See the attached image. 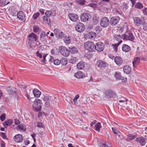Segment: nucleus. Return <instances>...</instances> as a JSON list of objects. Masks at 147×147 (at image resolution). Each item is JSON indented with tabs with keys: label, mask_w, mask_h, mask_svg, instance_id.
<instances>
[{
	"label": "nucleus",
	"mask_w": 147,
	"mask_h": 147,
	"mask_svg": "<svg viewBox=\"0 0 147 147\" xmlns=\"http://www.w3.org/2000/svg\"><path fill=\"white\" fill-rule=\"evenodd\" d=\"M89 38L92 39H94L96 36V34L95 33L93 32H90L88 35Z\"/></svg>",
	"instance_id": "c9c22d12"
},
{
	"label": "nucleus",
	"mask_w": 147,
	"mask_h": 147,
	"mask_svg": "<svg viewBox=\"0 0 147 147\" xmlns=\"http://www.w3.org/2000/svg\"><path fill=\"white\" fill-rule=\"evenodd\" d=\"M76 58H74L73 57H71L69 60V62L71 63H74L76 62Z\"/></svg>",
	"instance_id": "a18cd8bd"
},
{
	"label": "nucleus",
	"mask_w": 147,
	"mask_h": 147,
	"mask_svg": "<svg viewBox=\"0 0 147 147\" xmlns=\"http://www.w3.org/2000/svg\"><path fill=\"white\" fill-rule=\"evenodd\" d=\"M143 12L144 15H147V8H145L143 9Z\"/></svg>",
	"instance_id": "774afa93"
},
{
	"label": "nucleus",
	"mask_w": 147,
	"mask_h": 147,
	"mask_svg": "<svg viewBox=\"0 0 147 147\" xmlns=\"http://www.w3.org/2000/svg\"><path fill=\"white\" fill-rule=\"evenodd\" d=\"M33 92L34 96L37 98L39 97L41 94L40 92L37 89H34Z\"/></svg>",
	"instance_id": "c85d7f7f"
},
{
	"label": "nucleus",
	"mask_w": 147,
	"mask_h": 147,
	"mask_svg": "<svg viewBox=\"0 0 147 147\" xmlns=\"http://www.w3.org/2000/svg\"><path fill=\"white\" fill-rule=\"evenodd\" d=\"M69 19L72 21L76 22L78 19V16L76 14L74 13H70L68 14Z\"/></svg>",
	"instance_id": "4468645a"
},
{
	"label": "nucleus",
	"mask_w": 147,
	"mask_h": 147,
	"mask_svg": "<svg viewBox=\"0 0 147 147\" xmlns=\"http://www.w3.org/2000/svg\"><path fill=\"white\" fill-rule=\"evenodd\" d=\"M135 141L139 142L140 145L142 146L145 145L146 142V138H136Z\"/></svg>",
	"instance_id": "6ab92c4d"
},
{
	"label": "nucleus",
	"mask_w": 147,
	"mask_h": 147,
	"mask_svg": "<svg viewBox=\"0 0 147 147\" xmlns=\"http://www.w3.org/2000/svg\"><path fill=\"white\" fill-rule=\"evenodd\" d=\"M127 136L129 137V138H135L137 137V135L136 134H134V135L129 134L127 135Z\"/></svg>",
	"instance_id": "680f3d73"
},
{
	"label": "nucleus",
	"mask_w": 147,
	"mask_h": 147,
	"mask_svg": "<svg viewBox=\"0 0 147 147\" xmlns=\"http://www.w3.org/2000/svg\"><path fill=\"white\" fill-rule=\"evenodd\" d=\"M52 14V12L51 11H48L46 12L45 13V15L49 17Z\"/></svg>",
	"instance_id": "6e6d98bb"
},
{
	"label": "nucleus",
	"mask_w": 147,
	"mask_h": 147,
	"mask_svg": "<svg viewBox=\"0 0 147 147\" xmlns=\"http://www.w3.org/2000/svg\"><path fill=\"white\" fill-rule=\"evenodd\" d=\"M17 16L18 18L21 21L24 22L26 20L25 15L22 11H19L17 13Z\"/></svg>",
	"instance_id": "2eb2a0df"
},
{
	"label": "nucleus",
	"mask_w": 147,
	"mask_h": 147,
	"mask_svg": "<svg viewBox=\"0 0 147 147\" xmlns=\"http://www.w3.org/2000/svg\"><path fill=\"white\" fill-rule=\"evenodd\" d=\"M64 38L65 39L64 40V41L65 43H69L71 42V40L69 37H67L66 36H65Z\"/></svg>",
	"instance_id": "79ce46f5"
},
{
	"label": "nucleus",
	"mask_w": 147,
	"mask_h": 147,
	"mask_svg": "<svg viewBox=\"0 0 147 147\" xmlns=\"http://www.w3.org/2000/svg\"><path fill=\"white\" fill-rule=\"evenodd\" d=\"M84 66V63L82 62H79L77 65V67L78 69H82Z\"/></svg>",
	"instance_id": "2f4dec72"
},
{
	"label": "nucleus",
	"mask_w": 147,
	"mask_h": 147,
	"mask_svg": "<svg viewBox=\"0 0 147 147\" xmlns=\"http://www.w3.org/2000/svg\"><path fill=\"white\" fill-rule=\"evenodd\" d=\"M20 123V122L18 119H15V123L16 125H19Z\"/></svg>",
	"instance_id": "338daca9"
},
{
	"label": "nucleus",
	"mask_w": 147,
	"mask_h": 147,
	"mask_svg": "<svg viewBox=\"0 0 147 147\" xmlns=\"http://www.w3.org/2000/svg\"><path fill=\"white\" fill-rule=\"evenodd\" d=\"M112 129L113 132L114 133V134L116 135V137H118L119 138L121 137V133L120 132L117 131L115 128L114 127H112Z\"/></svg>",
	"instance_id": "c756f323"
},
{
	"label": "nucleus",
	"mask_w": 147,
	"mask_h": 147,
	"mask_svg": "<svg viewBox=\"0 0 147 147\" xmlns=\"http://www.w3.org/2000/svg\"><path fill=\"white\" fill-rule=\"evenodd\" d=\"M47 34H45V32L44 31H42L40 34V40L42 42H44L47 40Z\"/></svg>",
	"instance_id": "412c9836"
},
{
	"label": "nucleus",
	"mask_w": 147,
	"mask_h": 147,
	"mask_svg": "<svg viewBox=\"0 0 147 147\" xmlns=\"http://www.w3.org/2000/svg\"><path fill=\"white\" fill-rule=\"evenodd\" d=\"M84 74L82 71H79L76 73L74 75V76L78 78H81L84 77Z\"/></svg>",
	"instance_id": "a878e982"
},
{
	"label": "nucleus",
	"mask_w": 147,
	"mask_h": 147,
	"mask_svg": "<svg viewBox=\"0 0 147 147\" xmlns=\"http://www.w3.org/2000/svg\"><path fill=\"white\" fill-rule=\"evenodd\" d=\"M98 22V20L96 19V18H93L92 19V22L94 24H97Z\"/></svg>",
	"instance_id": "4d7b16f0"
},
{
	"label": "nucleus",
	"mask_w": 147,
	"mask_h": 147,
	"mask_svg": "<svg viewBox=\"0 0 147 147\" xmlns=\"http://www.w3.org/2000/svg\"><path fill=\"white\" fill-rule=\"evenodd\" d=\"M36 124V126L38 127L43 128L44 126V125L40 122H38Z\"/></svg>",
	"instance_id": "8fccbe9b"
},
{
	"label": "nucleus",
	"mask_w": 147,
	"mask_h": 147,
	"mask_svg": "<svg viewBox=\"0 0 147 147\" xmlns=\"http://www.w3.org/2000/svg\"><path fill=\"white\" fill-rule=\"evenodd\" d=\"M135 7L139 9L142 8L143 6L142 4L140 3H137L135 5Z\"/></svg>",
	"instance_id": "58836bf2"
},
{
	"label": "nucleus",
	"mask_w": 147,
	"mask_h": 147,
	"mask_svg": "<svg viewBox=\"0 0 147 147\" xmlns=\"http://www.w3.org/2000/svg\"><path fill=\"white\" fill-rule=\"evenodd\" d=\"M123 10H126L128 7L127 5L125 2L123 3Z\"/></svg>",
	"instance_id": "13d9d810"
},
{
	"label": "nucleus",
	"mask_w": 147,
	"mask_h": 147,
	"mask_svg": "<svg viewBox=\"0 0 147 147\" xmlns=\"http://www.w3.org/2000/svg\"><path fill=\"white\" fill-rule=\"evenodd\" d=\"M114 37L115 39L119 42V41L121 40V36L120 35H114Z\"/></svg>",
	"instance_id": "a19ab883"
},
{
	"label": "nucleus",
	"mask_w": 147,
	"mask_h": 147,
	"mask_svg": "<svg viewBox=\"0 0 147 147\" xmlns=\"http://www.w3.org/2000/svg\"><path fill=\"white\" fill-rule=\"evenodd\" d=\"M36 54L37 57L41 58H42V55L41 53H40L38 51H37L36 53Z\"/></svg>",
	"instance_id": "bf43d9fd"
},
{
	"label": "nucleus",
	"mask_w": 147,
	"mask_h": 147,
	"mask_svg": "<svg viewBox=\"0 0 147 147\" xmlns=\"http://www.w3.org/2000/svg\"><path fill=\"white\" fill-rule=\"evenodd\" d=\"M101 127V123L100 122H98L94 126L95 130L98 132H99Z\"/></svg>",
	"instance_id": "7c9ffc66"
},
{
	"label": "nucleus",
	"mask_w": 147,
	"mask_h": 147,
	"mask_svg": "<svg viewBox=\"0 0 147 147\" xmlns=\"http://www.w3.org/2000/svg\"><path fill=\"white\" fill-rule=\"evenodd\" d=\"M40 13L38 12L35 13L33 16V18L34 19H36L40 15Z\"/></svg>",
	"instance_id": "de8ad7c7"
},
{
	"label": "nucleus",
	"mask_w": 147,
	"mask_h": 147,
	"mask_svg": "<svg viewBox=\"0 0 147 147\" xmlns=\"http://www.w3.org/2000/svg\"><path fill=\"white\" fill-rule=\"evenodd\" d=\"M24 142L25 145L27 146L30 143V142L27 139L24 141Z\"/></svg>",
	"instance_id": "0e129e2a"
},
{
	"label": "nucleus",
	"mask_w": 147,
	"mask_h": 147,
	"mask_svg": "<svg viewBox=\"0 0 147 147\" xmlns=\"http://www.w3.org/2000/svg\"><path fill=\"white\" fill-rule=\"evenodd\" d=\"M84 25L82 23H78L75 26L76 30L78 32H81L85 29Z\"/></svg>",
	"instance_id": "9d476101"
},
{
	"label": "nucleus",
	"mask_w": 147,
	"mask_h": 147,
	"mask_svg": "<svg viewBox=\"0 0 147 147\" xmlns=\"http://www.w3.org/2000/svg\"><path fill=\"white\" fill-rule=\"evenodd\" d=\"M23 138H13L14 140L17 143H20L22 142Z\"/></svg>",
	"instance_id": "3c124183"
},
{
	"label": "nucleus",
	"mask_w": 147,
	"mask_h": 147,
	"mask_svg": "<svg viewBox=\"0 0 147 147\" xmlns=\"http://www.w3.org/2000/svg\"><path fill=\"white\" fill-rule=\"evenodd\" d=\"M69 49L71 53H77V49L76 47H69Z\"/></svg>",
	"instance_id": "e433bc0d"
},
{
	"label": "nucleus",
	"mask_w": 147,
	"mask_h": 147,
	"mask_svg": "<svg viewBox=\"0 0 147 147\" xmlns=\"http://www.w3.org/2000/svg\"><path fill=\"white\" fill-rule=\"evenodd\" d=\"M61 63L63 65H66L67 63L66 59H62L61 60Z\"/></svg>",
	"instance_id": "4c0bfd02"
},
{
	"label": "nucleus",
	"mask_w": 147,
	"mask_h": 147,
	"mask_svg": "<svg viewBox=\"0 0 147 147\" xmlns=\"http://www.w3.org/2000/svg\"><path fill=\"white\" fill-rule=\"evenodd\" d=\"M86 2V1L84 0H78L77 1V2L78 3L81 5H84L85 3Z\"/></svg>",
	"instance_id": "37998d69"
},
{
	"label": "nucleus",
	"mask_w": 147,
	"mask_h": 147,
	"mask_svg": "<svg viewBox=\"0 0 147 147\" xmlns=\"http://www.w3.org/2000/svg\"><path fill=\"white\" fill-rule=\"evenodd\" d=\"M54 33L56 36L59 39H61L65 38V35L62 31L57 28L55 29L54 30Z\"/></svg>",
	"instance_id": "6e6552de"
},
{
	"label": "nucleus",
	"mask_w": 147,
	"mask_h": 147,
	"mask_svg": "<svg viewBox=\"0 0 147 147\" xmlns=\"http://www.w3.org/2000/svg\"><path fill=\"white\" fill-rule=\"evenodd\" d=\"M114 61L115 63L117 65H121L123 62L122 59L120 57L117 56L114 58Z\"/></svg>",
	"instance_id": "a211bd4d"
},
{
	"label": "nucleus",
	"mask_w": 147,
	"mask_h": 147,
	"mask_svg": "<svg viewBox=\"0 0 147 147\" xmlns=\"http://www.w3.org/2000/svg\"><path fill=\"white\" fill-rule=\"evenodd\" d=\"M123 70L125 73L129 74L131 72V69L130 66L127 65L124 66Z\"/></svg>",
	"instance_id": "393cba45"
},
{
	"label": "nucleus",
	"mask_w": 147,
	"mask_h": 147,
	"mask_svg": "<svg viewBox=\"0 0 147 147\" xmlns=\"http://www.w3.org/2000/svg\"><path fill=\"white\" fill-rule=\"evenodd\" d=\"M13 123V121L12 119H8L3 123V125L4 127L6 128L8 126L12 124Z\"/></svg>",
	"instance_id": "b1692460"
},
{
	"label": "nucleus",
	"mask_w": 147,
	"mask_h": 147,
	"mask_svg": "<svg viewBox=\"0 0 147 147\" xmlns=\"http://www.w3.org/2000/svg\"><path fill=\"white\" fill-rule=\"evenodd\" d=\"M29 40L28 43H30L31 42H34L37 40V38L36 35L34 33H32L28 36Z\"/></svg>",
	"instance_id": "f8f14e48"
},
{
	"label": "nucleus",
	"mask_w": 147,
	"mask_h": 147,
	"mask_svg": "<svg viewBox=\"0 0 147 147\" xmlns=\"http://www.w3.org/2000/svg\"><path fill=\"white\" fill-rule=\"evenodd\" d=\"M110 23V22L108 18L105 17L101 19L100 24L102 27L106 28L109 25Z\"/></svg>",
	"instance_id": "423d86ee"
},
{
	"label": "nucleus",
	"mask_w": 147,
	"mask_h": 147,
	"mask_svg": "<svg viewBox=\"0 0 147 147\" xmlns=\"http://www.w3.org/2000/svg\"><path fill=\"white\" fill-rule=\"evenodd\" d=\"M143 25V29L144 30L147 32V23H145Z\"/></svg>",
	"instance_id": "e2e57ef3"
},
{
	"label": "nucleus",
	"mask_w": 147,
	"mask_h": 147,
	"mask_svg": "<svg viewBox=\"0 0 147 147\" xmlns=\"http://www.w3.org/2000/svg\"><path fill=\"white\" fill-rule=\"evenodd\" d=\"M135 24L137 26H139L142 24V21L140 18L135 17L134 18Z\"/></svg>",
	"instance_id": "aec40b11"
},
{
	"label": "nucleus",
	"mask_w": 147,
	"mask_h": 147,
	"mask_svg": "<svg viewBox=\"0 0 147 147\" xmlns=\"http://www.w3.org/2000/svg\"><path fill=\"white\" fill-rule=\"evenodd\" d=\"M121 74L119 72H116L114 74V76L117 79L119 80L120 79L121 77Z\"/></svg>",
	"instance_id": "ea45409f"
},
{
	"label": "nucleus",
	"mask_w": 147,
	"mask_h": 147,
	"mask_svg": "<svg viewBox=\"0 0 147 147\" xmlns=\"http://www.w3.org/2000/svg\"><path fill=\"white\" fill-rule=\"evenodd\" d=\"M122 40L119 41V42L117 44L114 45H112V46H113V49L115 51H117L118 49V47L119 45L122 42Z\"/></svg>",
	"instance_id": "f704fd0d"
},
{
	"label": "nucleus",
	"mask_w": 147,
	"mask_h": 147,
	"mask_svg": "<svg viewBox=\"0 0 147 147\" xmlns=\"http://www.w3.org/2000/svg\"><path fill=\"white\" fill-rule=\"evenodd\" d=\"M59 49L61 53L63 56L67 57L69 55V51L64 46H61L59 47Z\"/></svg>",
	"instance_id": "39448f33"
},
{
	"label": "nucleus",
	"mask_w": 147,
	"mask_h": 147,
	"mask_svg": "<svg viewBox=\"0 0 147 147\" xmlns=\"http://www.w3.org/2000/svg\"><path fill=\"white\" fill-rule=\"evenodd\" d=\"M53 63L55 65H58L61 63V61L58 59H55Z\"/></svg>",
	"instance_id": "603ef678"
},
{
	"label": "nucleus",
	"mask_w": 147,
	"mask_h": 147,
	"mask_svg": "<svg viewBox=\"0 0 147 147\" xmlns=\"http://www.w3.org/2000/svg\"><path fill=\"white\" fill-rule=\"evenodd\" d=\"M107 64L105 62L100 60L97 61L96 64V65L99 68H104L107 66Z\"/></svg>",
	"instance_id": "f3484780"
},
{
	"label": "nucleus",
	"mask_w": 147,
	"mask_h": 147,
	"mask_svg": "<svg viewBox=\"0 0 147 147\" xmlns=\"http://www.w3.org/2000/svg\"><path fill=\"white\" fill-rule=\"evenodd\" d=\"M26 125L22 123L17 126L16 128L18 130H20L24 131L26 130Z\"/></svg>",
	"instance_id": "5701e85b"
},
{
	"label": "nucleus",
	"mask_w": 147,
	"mask_h": 147,
	"mask_svg": "<svg viewBox=\"0 0 147 147\" xmlns=\"http://www.w3.org/2000/svg\"><path fill=\"white\" fill-rule=\"evenodd\" d=\"M72 118L74 119V121L76 122L77 125H81L82 124L83 119H80L78 117L72 116Z\"/></svg>",
	"instance_id": "4be33fe9"
},
{
	"label": "nucleus",
	"mask_w": 147,
	"mask_h": 147,
	"mask_svg": "<svg viewBox=\"0 0 147 147\" xmlns=\"http://www.w3.org/2000/svg\"><path fill=\"white\" fill-rule=\"evenodd\" d=\"M84 47L85 49L90 52H92L95 50V45L93 42L90 41L85 43Z\"/></svg>",
	"instance_id": "20e7f679"
},
{
	"label": "nucleus",
	"mask_w": 147,
	"mask_h": 147,
	"mask_svg": "<svg viewBox=\"0 0 147 147\" xmlns=\"http://www.w3.org/2000/svg\"><path fill=\"white\" fill-rule=\"evenodd\" d=\"M105 95L106 97L109 96L110 98H114L117 97V95L116 93L110 89L105 91Z\"/></svg>",
	"instance_id": "0eeeda50"
},
{
	"label": "nucleus",
	"mask_w": 147,
	"mask_h": 147,
	"mask_svg": "<svg viewBox=\"0 0 147 147\" xmlns=\"http://www.w3.org/2000/svg\"><path fill=\"white\" fill-rule=\"evenodd\" d=\"M17 12L14 9H12L11 10V14L13 16H17Z\"/></svg>",
	"instance_id": "09e8293b"
},
{
	"label": "nucleus",
	"mask_w": 147,
	"mask_h": 147,
	"mask_svg": "<svg viewBox=\"0 0 147 147\" xmlns=\"http://www.w3.org/2000/svg\"><path fill=\"white\" fill-rule=\"evenodd\" d=\"M7 90L10 94L13 95H15L16 94V89L13 87L9 86L7 88Z\"/></svg>",
	"instance_id": "dca6fc26"
},
{
	"label": "nucleus",
	"mask_w": 147,
	"mask_h": 147,
	"mask_svg": "<svg viewBox=\"0 0 147 147\" xmlns=\"http://www.w3.org/2000/svg\"><path fill=\"white\" fill-rule=\"evenodd\" d=\"M104 47V45L102 43L98 42L95 45V50L96 49L98 51L101 52L103 50Z\"/></svg>",
	"instance_id": "ddd939ff"
},
{
	"label": "nucleus",
	"mask_w": 147,
	"mask_h": 147,
	"mask_svg": "<svg viewBox=\"0 0 147 147\" xmlns=\"http://www.w3.org/2000/svg\"><path fill=\"white\" fill-rule=\"evenodd\" d=\"M40 29V28L37 26H35L33 27L34 31L35 32H38Z\"/></svg>",
	"instance_id": "5fc2aeb1"
},
{
	"label": "nucleus",
	"mask_w": 147,
	"mask_h": 147,
	"mask_svg": "<svg viewBox=\"0 0 147 147\" xmlns=\"http://www.w3.org/2000/svg\"><path fill=\"white\" fill-rule=\"evenodd\" d=\"M79 94H77L76 96L74 98L73 100V101L74 103V104H76L77 102V100L79 98Z\"/></svg>",
	"instance_id": "864d4df0"
},
{
	"label": "nucleus",
	"mask_w": 147,
	"mask_h": 147,
	"mask_svg": "<svg viewBox=\"0 0 147 147\" xmlns=\"http://www.w3.org/2000/svg\"><path fill=\"white\" fill-rule=\"evenodd\" d=\"M22 136L20 134H18L16 135L13 138H22Z\"/></svg>",
	"instance_id": "69168bd1"
},
{
	"label": "nucleus",
	"mask_w": 147,
	"mask_h": 147,
	"mask_svg": "<svg viewBox=\"0 0 147 147\" xmlns=\"http://www.w3.org/2000/svg\"><path fill=\"white\" fill-rule=\"evenodd\" d=\"M140 58L139 57H136L134 58V61L132 62L134 67H135V65H138L140 62Z\"/></svg>",
	"instance_id": "cd10ccee"
},
{
	"label": "nucleus",
	"mask_w": 147,
	"mask_h": 147,
	"mask_svg": "<svg viewBox=\"0 0 147 147\" xmlns=\"http://www.w3.org/2000/svg\"><path fill=\"white\" fill-rule=\"evenodd\" d=\"M131 49V48L127 45L123 44L122 45V50L125 52H127L129 51Z\"/></svg>",
	"instance_id": "bb28decb"
},
{
	"label": "nucleus",
	"mask_w": 147,
	"mask_h": 147,
	"mask_svg": "<svg viewBox=\"0 0 147 147\" xmlns=\"http://www.w3.org/2000/svg\"><path fill=\"white\" fill-rule=\"evenodd\" d=\"M55 98L53 97L44 96L43 99L44 101H46L45 104V107H49L51 103L54 104V98Z\"/></svg>",
	"instance_id": "f03ea898"
},
{
	"label": "nucleus",
	"mask_w": 147,
	"mask_h": 147,
	"mask_svg": "<svg viewBox=\"0 0 147 147\" xmlns=\"http://www.w3.org/2000/svg\"><path fill=\"white\" fill-rule=\"evenodd\" d=\"M6 118V115L5 113H3L0 117V119L1 120L3 121Z\"/></svg>",
	"instance_id": "c03bdc74"
},
{
	"label": "nucleus",
	"mask_w": 147,
	"mask_h": 147,
	"mask_svg": "<svg viewBox=\"0 0 147 147\" xmlns=\"http://www.w3.org/2000/svg\"><path fill=\"white\" fill-rule=\"evenodd\" d=\"M120 80H121L123 82H125L127 81V78L126 77L121 76Z\"/></svg>",
	"instance_id": "052dcab7"
},
{
	"label": "nucleus",
	"mask_w": 147,
	"mask_h": 147,
	"mask_svg": "<svg viewBox=\"0 0 147 147\" xmlns=\"http://www.w3.org/2000/svg\"><path fill=\"white\" fill-rule=\"evenodd\" d=\"M95 30L96 32H99L102 30V28L99 26H97L95 28Z\"/></svg>",
	"instance_id": "49530a36"
},
{
	"label": "nucleus",
	"mask_w": 147,
	"mask_h": 147,
	"mask_svg": "<svg viewBox=\"0 0 147 147\" xmlns=\"http://www.w3.org/2000/svg\"><path fill=\"white\" fill-rule=\"evenodd\" d=\"M43 21L48 24H49L50 23V19L49 16H44L43 17Z\"/></svg>",
	"instance_id": "72a5a7b5"
},
{
	"label": "nucleus",
	"mask_w": 147,
	"mask_h": 147,
	"mask_svg": "<svg viewBox=\"0 0 147 147\" xmlns=\"http://www.w3.org/2000/svg\"><path fill=\"white\" fill-rule=\"evenodd\" d=\"M91 18L90 14L88 13H83L81 16L80 19L82 21L86 22L89 20Z\"/></svg>",
	"instance_id": "1a4fd4ad"
},
{
	"label": "nucleus",
	"mask_w": 147,
	"mask_h": 147,
	"mask_svg": "<svg viewBox=\"0 0 147 147\" xmlns=\"http://www.w3.org/2000/svg\"><path fill=\"white\" fill-rule=\"evenodd\" d=\"M120 20L119 16H114L112 17L110 20V23L112 26H115L117 24Z\"/></svg>",
	"instance_id": "9b49d317"
},
{
	"label": "nucleus",
	"mask_w": 147,
	"mask_h": 147,
	"mask_svg": "<svg viewBox=\"0 0 147 147\" xmlns=\"http://www.w3.org/2000/svg\"><path fill=\"white\" fill-rule=\"evenodd\" d=\"M41 100L36 98L34 101V104L32 105V107L35 111L38 112L41 111Z\"/></svg>",
	"instance_id": "7ed1b4c3"
},
{
	"label": "nucleus",
	"mask_w": 147,
	"mask_h": 147,
	"mask_svg": "<svg viewBox=\"0 0 147 147\" xmlns=\"http://www.w3.org/2000/svg\"><path fill=\"white\" fill-rule=\"evenodd\" d=\"M110 144L109 141L106 142V144H103L102 142L98 143V145L100 147H110L109 145Z\"/></svg>",
	"instance_id": "473e14b6"
},
{
	"label": "nucleus",
	"mask_w": 147,
	"mask_h": 147,
	"mask_svg": "<svg viewBox=\"0 0 147 147\" xmlns=\"http://www.w3.org/2000/svg\"><path fill=\"white\" fill-rule=\"evenodd\" d=\"M121 38L123 40L132 41L134 40L135 37L130 31H128L122 35Z\"/></svg>",
	"instance_id": "f257e3e1"
}]
</instances>
